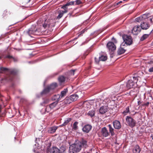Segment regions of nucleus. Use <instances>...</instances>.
I'll return each instance as SVG.
<instances>
[{
	"label": "nucleus",
	"mask_w": 153,
	"mask_h": 153,
	"mask_svg": "<svg viewBox=\"0 0 153 153\" xmlns=\"http://www.w3.org/2000/svg\"><path fill=\"white\" fill-rule=\"evenodd\" d=\"M49 100L48 99H46L41 104L42 105H43L44 104H46L48 103L49 102Z\"/></svg>",
	"instance_id": "obj_40"
},
{
	"label": "nucleus",
	"mask_w": 153,
	"mask_h": 153,
	"mask_svg": "<svg viewBox=\"0 0 153 153\" xmlns=\"http://www.w3.org/2000/svg\"><path fill=\"white\" fill-rule=\"evenodd\" d=\"M6 57L9 59H11L13 58V57L10 55H8L6 56Z\"/></svg>",
	"instance_id": "obj_50"
},
{
	"label": "nucleus",
	"mask_w": 153,
	"mask_h": 153,
	"mask_svg": "<svg viewBox=\"0 0 153 153\" xmlns=\"http://www.w3.org/2000/svg\"><path fill=\"white\" fill-rule=\"evenodd\" d=\"M91 128L92 126L91 125L87 124L82 129L83 132L88 133L91 130Z\"/></svg>",
	"instance_id": "obj_15"
},
{
	"label": "nucleus",
	"mask_w": 153,
	"mask_h": 153,
	"mask_svg": "<svg viewBox=\"0 0 153 153\" xmlns=\"http://www.w3.org/2000/svg\"><path fill=\"white\" fill-rule=\"evenodd\" d=\"M140 102V101H138V104L139 105V102Z\"/></svg>",
	"instance_id": "obj_55"
},
{
	"label": "nucleus",
	"mask_w": 153,
	"mask_h": 153,
	"mask_svg": "<svg viewBox=\"0 0 153 153\" xmlns=\"http://www.w3.org/2000/svg\"><path fill=\"white\" fill-rule=\"evenodd\" d=\"M123 38L124 42L127 45H130L132 44V39L131 36L127 35H124L123 36Z\"/></svg>",
	"instance_id": "obj_4"
},
{
	"label": "nucleus",
	"mask_w": 153,
	"mask_h": 153,
	"mask_svg": "<svg viewBox=\"0 0 153 153\" xmlns=\"http://www.w3.org/2000/svg\"><path fill=\"white\" fill-rule=\"evenodd\" d=\"M51 24L48 22V21L45 20L44 24L43 25V27L45 28L47 27H50Z\"/></svg>",
	"instance_id": "obj_26"
},
{
	"label": "nucleus",
	"mask_w": 153,
	"mask_h": 153,
	"mask_svg": "<svg viewBox=\"0 0 153 153\" xmlns=\"http://www.w3.org/2000/svg\"><path fill=\"white\" fill-rule=\"evenodd\" d=\"M95 111L94 110H91L89 111L87 113L88 116H90L91 117L94 116L95 115Z\"/></svg>",
	"instance_id": "obj_25"
},
{
	"label": "nucleus",
	"mask_w": 153,
	"mask_h": 153,
	"mask_svg": "<svg viewBox=\"0 0 153 153\" xmlns=\"http://www.w3.org/2000/svg\"><path fill=\"white\" fill-rule=\"evenodd\" d=\"M39 149L38 148H35L34 149H33V151L35 153H37L39 152Z\"/></svg>",
	"instance_id": "obj_43"
},
{
	"label": "nucleus",
	"mask_w": 153,
	"mask_h": 153,
	"mask_svg": "<svg viewBox=\"0 0 153 153\" xmlns=\"http://www.w3.org/2000/svg\"><path fill=\"white\" fill-rule=\"evenodd\" d=\"M78 142L79 144L80 143V146L81 148L82 147L86 148L88 146L87 144V141L85 140L82 139L81 141H79Z\"/></svg>",
	"instance_id": "obj_16"
},
{
	"label": "nucleus",
	"mask_w": 153,
	"mask_h": 153,
	"mask_svg": "<svg viewBox=\"0 0 153 153\" xmlns=\"http://www.w3.org/2000/svg\"><path fill=\"white\" fill-rule=\"evenodd\" d=\"M140 26L142 29L143 30H146L148 29L149 27V24L148 22H147V21H145L142 23H141Z\"/></svg>",
	"instance_id": "obj_11"
},
{
	"label": "nucleus",
	"mask_w": 153,
	"mask_h": 153,
	"mask_svg": "<svg viewBox=\"0 0 153 153\" xmlns=\"http://www.w3.org/2000/svg\"><path fill=\"white\" fill-rule=\"evenodd\" d=\"M6 79V80H8V79Z\"/></svg>",
	"instance_id": "obj_58"
},
{
	"label": "nucleus",
	"mask_w": 153,
	"mask_h": 153,
	"mask_svg": "<svg viewBox=\"0 0 153 153\" xmlns=\"http://www.w3.org/2000/svg\"><path fill=\"white\" fill-rule=\"evenodd\" d=\"M7 71L10 72L11 74H14L16 73L14 69L10 70L7 68L1 67L0 68V72L2 73L3 71Z\"/></svg>",
	"instance_id": "obj_10"
},
{
	"label": "nucleus",
	"mask_w": 153,
	"mask_h": 153,
	"mask_svg": "<svg viewBox=\"0 0 153 153\" xmlns=\"http://www.w3.org/2000/svg\"><path fill=\"white\" fill-rule=\"evenodd\" d=\"M68 10L67 9L64 10V11H62V12L63 13V14L65 13H66L68 12Z\"/></svg>",
	"instance_id": "obj_51"
},
{
	"label": "nucleus",
	"mask_w": 153,
	"mask_h": 153,
	"mask_svg": "<svg viewBox=\"0 0 153 153\" xmlns=\"http://www.w3.org/2000/svg\"><path fill=\"white\" fill-rule=\"evenodd\" d=\"M140 151L141 149L138 145L135 146L132 149L133 153H140Z\"/></svg>",
	"instance_id": "obj_18"
},
{
	"label": "nucleus",
	"mask_w": 153,
	"mask_h": 153,
	"mask_svg": "<svg viewBox=\"0 0 153 153\" xmlns=\"http://www.w3.org/2000/svg\"><path fill=\"white\" fill-rule=\"evenodd\" d=\"M102 135L104 137H107L109 135V133L105 127H104L102 128L101 131Z\"/></svg>",
	"instance_id": "obj_12"
},
{
	"label": "nucleus",
	"mask_w": 153,
	"mask_h": 153,
	"mask_svg": "<svg viewBox=\"0 0 153 153\" xmlns=\"http://www.w3.org/2000/svg\"><path fill=\"white\" fill-rule=\"evenodd\" d=\"M58 80L60 83L63 82L65 81V78L63 76H60L58 78Z\"/></svg>",
	"instance_id": "obj_31"
},
{
	"label": "nucleus",
	"mask_w": 153,
	"mask_h": 153,
	"mask_svg": "<svg viewBox=\"0 0 153 153\" xmlns=\"http://www.w3.org/2000/svg\"><path fill=\"white\" fill-rule=\"evenodd\" d=\"M57 86L56 83H52L50 85L48 86L50 91L55 89Z\"/></svg>",
	"instance_id": "obj_23"
},
{
	"label": "nucleus",
	"mask_w": 153,
	"mask_h": 153,
	"mask_svg": "<svg viewBox=\"0 0 153 153\" xmlns=\"http://www.w3.org/2000/svg\"><path fill=\"white\" fill-rule=\"evenodd\" d=\"M50 90L48 87L45 88L44 90L41 92V94H48L49 92L50 91Z\"/></svg>",
	"instance_id": "obj_27"
},
{
	"label": "nucleus",
	"mask_w": 153,
	"mask_h": 153,
	"mask_svg": "<svg viewBox=\"0 0 153 153\" xmlns=\"http://www.w3.org/2000/svg\"><path fill=\"white\" fill-rule=\"evenodd\" d=\"M80 93H81L80 91L77 92L75 94H73L71 95L70 97L71 100L72 102L76 100L79 97V95Z\"/></svg>",
	"instance_id": "obj_14"
},
{
	"label": "nucleus",
	"mask_w": 153,
	"mask_h": 153,
	"mask_svg": "<svg viewBox=\"0 0 153 153\" xmlns=\"http://www.w3.org/2000/svg\"><path fill=\"white\" fill-rule=\"evenodd\" d=\"M58 127L56 126H53L48 128V132L49 133H53L55 132Z\"/></svg>",
	"instance_id": "obj_17"
},
{
	"label": "nucleus",
	"mask_w": 153,
	"mask_h": 153,
	"mask_svg": "<svg viewBox=\"0 0 153 153\" xmlns=\"http://www.w3.org/2000/svg\"><path fill=\"white\" fill-rule=\"evenodd\" d=\"M124 85H120V86H118L117 88V90H116L115 91L116 92H118L119 90H120L121 91H123L124 90Z\"/></svg>",
	"instance_id": "obj_33"
},
{
	"label": "nucleus",
	"mask_w": 153,
	"mask_h": 153,
	"mask_svg": "<svg viewBox=\"0 0 153 153\" xmlns=\"http://www.w3.org/2000/svg\"><path fill=\"white\" fill-rule=\"evenodd\" d=\"M56 95H54V96L52 98V99L54 100H56V101H57V102H58V101L61 100V98H59V99H58V100H57V99L56 100L54 99V98H57V97L56 96L55 97Z\"/></svg>",
	"instance_id": "obj_45"
},
{
	"label": "nucleus",
	"mask_w": 153,
	"mask_h": 153,
	"mask_svg": "<svg viewBox=\"0 0 153 153\" xmlns=\"http://www.w3.org/2000/svg\"><path fill=\"white\" fill-rule=\"evenodd\" d=\"M149 102H147L146 103H144L143 104V105L148 106L149 105Z\"/></svg>",
	"instance_id": "obj_52"
},
{
	"label": "nucleus",
	"mask_w": 153,
	"mask_h": 153,
	"mask_svg": "<svg viewBox=\"0 0 153 153\" xmlns=\"http://www.w3.org/2000/svg\"><path fill=\"white\" fill-rule=\"evenodd\" d=\"M78 122L76 121L75 122L73 125V128L74 130H76L78 129Z\"/></svg>",
	"instance_id": "obj_34"
},
{
	"label": "nucleus",
	"mask_w": 153,
	"mask_h": 153,
	"mask_svg": "<svg viewBox=\"0 0 153 153\" xmlns=\"http://www.w3.org/2000/svg\"><path fill=\"white\" fill-rule=\"evenodd\" d=\"M107 47L109 51H113L116 49V46L112 42H109L107 45Z\"/></svg>",
	"instance_id": "obj_8"
},
{
	"label": "nucleus",
	"mask_w": 153,
	"mask_h": 153,
	"mask_svg": "<svg viewBox=\"0 0 153 153\" xmlns=\"http://www.w3.org/2000/svg\"><path fill=\"white\" fill-rule=\"evenodd\" d=\"M80 143L76 142L71 145L69 148V153H76L79 152L81 149L80 146Z\"/></svg>",
	"instance_id": "obj_1"
},
{
	"label": "nucleus",
	"mask_w": 153,
	"mask_h": 153,
	"mask_svg": "<svg viewBox=\"0 0 153 153\" xmlns=\"http://www.w3.org/2000/svg\"><path fill=\"white\" fill-rule=\"evenodd\" d=\"M29 36L32 37L31 35H36L37 34V30L35 28L34 26H32L26 31Z\"/></svg>",
	"instance_id": "obj_6"
},
{
	"label": "nucleus",
	"mask_w": 153,
	"mask_h": 153,
	"mask_svg": "<svg viewBox=\"0 0 153 153\" xmlns=\"http://www.w3.org/2000/svg\"><path fill=\"white\" fill-rule=\"evenodd\" d=\"M84 153H90L88 152H84Z\"/></svg>",
	"instance_id": "obj_54"
},
{
	"label": "nucleus",
	"mask_w": 153,
	"mask_h": 153,
	"mask_svg": "<svg viewBox=\"0 0 153 153\" xmlns=\"http://www.w3.org/2000/svg\"><path fill=\"white\" fill-rule=\"evenodd\" d=\"M141 29L140 26H135L132 29V33L134 35H137L140 32Z\"/></svg>",
	"instance_id": "obj_7"
},
{
	"label": "nucleus",
	"mask_w": 153,
	"mask_h": 153,
	"mask_svg": "<svg viewBox=\"0 0 153 153\" xmlns=\"http://www.w3.org/2000/svg\"><path fill=\"white\" fill-rule=\"evenodd\" d=\"M59 150V153H62L65 151V149L64 147L61 146Z\"/></svg>",
	"instance_id": "obj_38"
},
{
	"label": "nucleus",
	"mask_w": 153,
	"mask_h": 153,
	"mask_svg": "<svg viewBox=\"0 0 153 153\" xmlns=\"http://www.w3.org/2000/svg\"><path fill=\"white\" fill-rule=\"evenodd\" d=\"M113 125L114 128L117 129H119L121 128V125L120 122L118 120H115L113 122Z\"/></svg>",
	"instance_id": "obj_13"
},
{
	"label": "nucleus",
	"mask_w": 153,
	"mask_h": 153,
	"mask_svg": "<svg viewBox=\"0 0 153 153\" xmlns=\"http://www.w3.org/2000/svg\"><path fill=\"white\" fill-rule=\"evenodd\" d=\"M76 70H71L69 72V73L70 75H74V72Z\"/></svg>",
	"instance_id": "obj_42"
},
{
	"label": "nucleus",
	"mask_w": 153,
	"mask_h": 153,
	"mask_svg": "<svg viewBox=\"0 0 153 153\" xmlns=\"http://www.w3.org/2000/svg\"><path fill=\"white\" fill-rule=\"evenodd\" d=\"M107 59V57L105 56L101 55L99 57V59L100 61H105Z\"/></svg>",
	"instance_id": "obj_30"
},
{
	"label": "nucleus",
	"mask_w": 153,
	"mask_h": 153,
	"mask_svg": "<svg viewBox=\"0 0 153 153\" xmlns=\"http://www.w3.org/2000/svg\"><path fill=\"white\" fill-rule=\"evenodd\" d=\"M52 108L49 105H48L46 106V108L45 109H42L41 111V112L42 114L45 113V112H49Z\"/></svg>",
	"instance_id": "obj_19"
},
{
	"label": "nucleus",
	"mask_w": 153,
	"mask_h": 153,
	"mask_svg": "<svg viewBox=\"0 0 153 153\" xmlns=\"http://www.w3.org/2000/svg\"><path fill=\"white\" fill-rule=\"evenodd\" d=\"M108 126L109 128V133H111V136H113L115 135V133L114 132V129L111 126L110 124L108 125Z\"/></svg>",
	"instance_id": "obj_21"
},
{
	"label": "nucleus",
	"mask_w": 153,
	"mask_h": 153,
	"mask_svg": "<svg viewBox=\"0 0 153 153\" xmlns=\"http://www.w3.org/2000/svg\"><path fill=\"white\" fill-rule=\"evenodd\" d=\"M95 60L96 63H98L100 61L99 59V58L98 59H97L96 57L95 58Z\"/></svg>",
	"instance_id": "obj_46"
},
{
	"label": "nucleus",
	"mask_w": 153,
	"mask_h": 153,
	"mask_svg": "<svg viewBox=\"0 0 153 153\" xmlns=\"http://www.w3.org/2000/svg\"><path fill=\"white\" fill-rule=\"evenodd\" d=\"M148 19L147 15L146 14H144L142 16L136 18L135 21L137 22L142 23L145 21H147Z\"/></svg>",
	"instance_id": "obj_5"
},
{
	"label": "nucleus",
	"mask_w": 153,
	"mask_h": 153,
	"mask_svg": "<svg viewBox=\"0 0 153 153\" xmlns=\"http://www.w3.org/2000/svg\"><path fill=\"white\" fill-rule=\"evenodd\" d=\"M71 5H74V1H71L66 4V6H68Z\"/></svg>",
	"instance_id": "obj_39"
},
{
	"label": "nucleus",
	"mask_w": 153,
	"mask_h": 153,
	"mask_svg": "<svg viewBox=\"0 0 153 153\" xmlns=\"http://www.w3.org/2000/svg\"><path fill=\"white\" fill-rule=\"evenodd\" d=\"M72 102V101L71 100L70 97H66L64 100L65 103L66 104H69L71 103Z\"/></svg>",
	"instance_id": "obj_29"
},
{
	"label": "nucleus",
	"mask_w": 153,
	"mask_h": 153,
	"mask_svg": "<svg viewBox=\"0 0 153 153\" xmlns=\"http://www.w3.org/2000/svg\"><path fill=\"white\" fill-rule=\"evenodd\" d=\"M74 1V5H79L83 4V0H76Z\"/></svg>",
	"instance_id": "obj_28"
},
{
	"label": "nucleus",
	"mask_w": 153,
	"mask_h": 153,
	"mask_svg": "<svg viewBox=\"0 0 153 153\" xmlns=\"http://www.w3.org/2000/svg\"><path fill=\"white\" fill-rule=\"evenodd\" d=\"M57 103V102L55 101L51 104L49 105L50 106L52 109H53L56 106Z\"/></svg>",
	"instance_id": "obj_32"
},
{
	"label": "nucleus",
	"mask_w": 153,
	"mask_h": 153,
	"mask_svg": "<svg viewBox=\"0 0 153 153\" xmlns=\"http://www.w3.org/2000/svg\"><path fill=\"white\" fill-rule=\"evenodd\" d=\"M149 72H153V67L152 68H150L149 70Z\"/></svg>",
	"instance_id": "obj_49"
},
{
	"label": "nucleus",
	"mask_w": 153,
	"mask_h": 153,
	"mask_svg": "<svg viewBox=\"0 0 153 153\" xmlns=\"http://www.w3.org/2000/svg\"><path fill=\"white\" fill-rule=\"evenodd\" d=\"M71 120V118H67L64 121V123L63 125L64 126H65L67 125L70 121Z\"/></svg>",
	"instance_id": "obj_35"
},
{
	"label": "nucleus",
	"mask_w": 153,
	"mask_h": 153,
	"mask_svg": "<svg viewBox=\"0 0 153 153\" xmlns=\"http://www.w3.org/2000/svg\"><path fill=\"white\" fill-rule=\"evenodd\" d=\"M63 13L62 12H60L59 13L58 16L57 18L58 19L61 18L63 16Z\"/></svg>",
	"instance_id": "obj_41"
},
{
	"label": "nucleus",
	"mask_w": 153,
	"mask_h": 153,
	"mask_svg": "<svg viewBox=\"0 0 153 153\" xmlns=\"http://www.w3.org/2000/svg\"><path fill=\"white\" fill-rule=\"evenodd\" d=\"M83 30H82V31H81V33H83L84 32V31H83Z\"/></svg>",
	"instance_id": "obj_56"
},
{
	"label": "nucleus",
	"mask_w": 153,
	"mask_h": 153,
	"mask_svg": "<svg viewBox=\"0 0 153 153\" xmlns=\"http://www.w3.org/2000/svg\"><path fill=\"white\" fill-rule=\"evenodd\" d=\"M122 1H120L118 2L117 3V5H118L119 4H120V3H122Z\"/></svg>",
	"instance_id": "obj_53"
},
{
	"label": "nucleus",
	"mask_w": 153,
	"mask_h": 153,
	"mask_svg": "<svg viewBox=\"0 0 153 153\" xmlns=\"http://www.w3.org/2000/svg\"><path fill=\"white\" fill-rule=\"evenodd\" d=\"M122 45H123H123H123V43H122V44H121V46H122Z\"/></svg>",
	"instance_id": "obj_57"
},
{
	"label": "nucleus",
	"mask_w": 153,
	"mask_h": 153,
	"mask_svg": "<svg viewBox=\"0 0 153 153\" xmlns=\"http://www.w3.org/2000/svg\"><path fill=\"white\" fill-rule=\"evenodd\" d=\"M137 78L135 76L133 77V80L131 79L128 81L126 84V87L128 89H130L131 88L135 87L137 84Z\"/></svg>",
	"instance_id": "obj_2"
},
{
	"label": "nucleus",
	"mask_w": 153,
	"mask_h": 153,
	"mask_svg": "<svg viewBox=\"0 0 153 153\" xmlns=\"http://www.w3.org/2000/svg\"><path fill=\"white\" fill-rule=\"evenodd\" d=\"M127 125L131 128L134 127L136 124V121L131 117L127 116L126 118Z\"/></svg>",
	"instance_id": "obj_3"
},
{
	"label": "nucleus",
	"mask_w": 153,
	"mask_h": 153,
	"mask_svg": "<svg viewBox=\"0 0 153 153\" xmlns=\"http://www.w3.org/2000/svg\"><path fill=\"white\" fill-rule=\"evenodd\" d=\"M107 108L105 106H102L100 109V112L101 114H103L107 111Z\"/></svg>",
	"instance_id": "obj_22"
},
{
	"label": "nucleus",
	"mask_w": 153,
	"mask_h": 153,
	"mask_svg": "<svg viewBox=\"0 0 153 153\" xmlns=\"http://www.w3.org/2000/svg\"><path fill=\"white\" fill-rule=\"evenodd\" d=\"M149 36L148 34H145L143 35L140 38V40L143 41L146 39Z\"/></svg>",
	"instance_id": "obj_36"
},
{
	"label": "nucleus",
	"mask_w": 153,
	"mask_h": 153,
	"mask_svg": "<svg viewBox=\"0 0 153 153\" xmlns=\"http://www.w3.org/2000/svg\"><path fill=\"white\" fill-rule=\"evenodd\" d=\"M67 6H66V4H65V5H64L61 8L64 9V10L67 9Z\"/></svg>",
	"instance_id": "obj_47"
},
{
	"label": "nucleus",
	"mask_w": 153,
	"mask_h": 153,
	"mask_svg": "<svg viewBox=\"0 0 153 153\" xmlns=\"http://www.w3.org/2000/svg\"><path fill=\"white\" fill-rule=\"evenodd\" d=\"M129 111V107L128 106L126 107L125 110L123 112V113L125 115H126L128 113Z\"/></svg>",
	"instance_id": "obj_37"
},
{
	"label": "nucleus",
	"mask_w": 153,
	"mask_h": 153,
	"mask_svg": "<svg viewBox=\"0 0 153 153\" xmlns=\"http://www.w3.org/2000/svg\"><path fill=\"white\" fill-rule=\"evenodd\" d=\"M112 40L115 43H116L117 42L116 39L114 37H113L112 38Z\"/></svg>",
	"instance_id": "obj_48"
},
{
	"label": "nucleus",
	"mask_w": 153,
	"mask_h": 153,
	"mask_svg": "<svg viewBox=\"0 0 153 153\" xmlns=\"http://www.w3.org/2000/svg\"><path fill=\"white\" fill-rule=\"evenodd\" d=\"M50 151L51 153H59V149L55 147H53L50 149Z\"/></svg>",
	"instance_id": "obj_20"
},
{
	"label": "nucleus",
	"mask_w": 153,
	"mask_h": 153,
	"mask_svg": "<svg viewBox=\"0 0 153 153\" xmlns=\"http://www.w3.org/2000/svg\"><path fill=\"white\" fill-rule=\"evenodd\" d=\"M126 50L120 47L119 48L117 51L118 54L121 55L124 53L126 51Z\"/></svg>",
	"instance_id": "obj_24"
},
{
	"label": "nucleus",
	"mask_w": 153,
	"mask_h": 153,
	"mask_svg": "<svg viewBox=\"0 0 153 153\" xmlns=\"http://www.w3.org/2000/svg\"><path fill=\"white\" fill-rule=\"evenodd\" d=\"M68 92L67 88H65L64 89V90L62 91L61 92V94H58L55 96V97H56L57 98H54L55 100H58L59 98H61L62 99L63 97H64L65 96H66V94Z\"/></svg>",
	"instance_id": "obj_9"
},
{
	"label": "nucleus",
	"mask_w": 153,
	"mask_h": 153,
	"mask_svg": "<svg viewBox=\"0 0 153 153\" xmlns=\"http://www.w3.org/2000/svg\"><path fill=\"white\" fill-rule=\"evenodd\" d=\"M147 15V18L148 19L147 20V22L148 21H150V22L151 23H153V22L152 21V18L151 17H149L148 16V14H146Z\"/></svg>",
	"instance_id": "obj_44"
}]
</instances>
